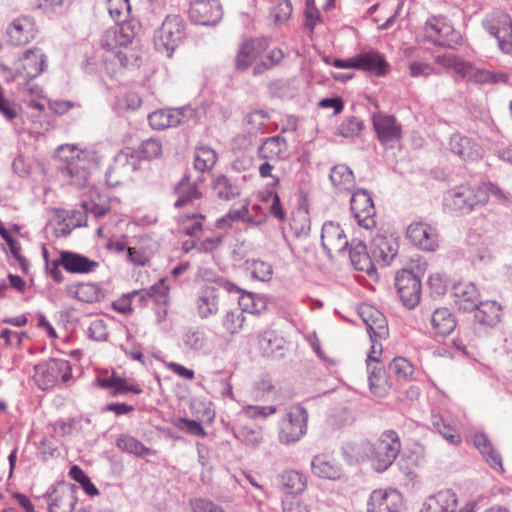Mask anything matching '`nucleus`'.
<instances>
[{
  "mask_svg": "<svg viewBox=\"0 0 512 512\" xmlns=\"http://www.w3.org/2000/svg\"><path fill=\"white\" fill-rule=\"evenodd\" d=\"M186 37L185 22L178 15H168L155 31L154 45L157 51L172 57Z\"/></svg>",
  "mask_w": 512,
  "mask_h": 512,
  "instance_id": "nucleus-1",
  "label": "nucleus"
},
{
  "mask_svg": "<svg viewBox=\"0 0 512 512\" xmlns=\"http://www.w3.org/2000/svg\"><path fill=\"white\" fill-rule=\"evenodd\" d=\"M444 206L450 212L467 214L478 206L487 203L486 194L478 187L460 185L444 194Z\"/></svg>",
  "mask_w": 512,
  "mask_h": 512,
  "instance_id": "nucleus-2",
  "label": "nucleus"
},
{
  "mask_svg": "<svg viewBox=\"0 0 512 512\" xmlns=\"http://www.w3.org/2000/svg\"><path fill=\"white\" fill-rule=\"evenodd\" d=\"M425 38L434 45L456 49L462 36L445 17H431L425 23Z\"/></svg>",
  "mask_w": 512,
  "mask_h": 512,
  "instance_id": "nucleus-3",
  "label": "nucleus"
},
{
  "mask_svg": "<svg viewBox=\"0 0 512 512\" xmlns=\"http://www.w3.org/2000/svg\"><path fill=\"white\" fill-rule=\"evenodd\" d=\"M35 381L41 390L53 388L59 380L63 383L72 378L70 362L64 359H51L35 366Z\"/></svg>",
  "mask_w": 512,
  "mask_h": 512,
  "instance_id": "nucleus-4",
  "label": "nucleus"
},
{
  "mask_svg": "<svg viewBox=\"0 0 512 512\" xmlns=\"http://www.w3.org/2000/svg\"><path fill=\"white\" fill-rule=\"evenodd\" d=\"M308 412L305 407L297 405L292 407L280 422L279 439L284 445H290L306 434Z\"/></svg>",
  "mask_w": 512,
  "mask_h": 512,
  "instance_id": "nucleus-5",
  "label": "nucleus"
},
{
  "mask_svg": "<svg viewBox=\"0 0 512 512\" xmlns=\"http://www.w3.org/2000/svg\"><path fill=\"white\" fill-rule=\"evenodd\" d=\"M483 26L490 35L496 38L501 51L512 55L511 16L502 11L492 12L483 20Z\"/></svg>",
  "mask_w": 512,
  "mask_h": 512,
  "instance_id": "nucleus-6",
  "label": "nucleus"
},
{
  "mask_svg": "<svg viewBox=\"0 0 512 512\" xmlns=\"http://www.w3.org/2000/svg\"><path fill=\"white\" fill-rule=\"evenodd\" d=\"M75 484L58 481L44 494L49 512H72L77 503Z\"/></svg>",
  "mask_w": 512,
  "mask_h": 512,
  "instance_id": "nucleus-7",
  "label": "nucleus"
},
{
  "mask_svg": "<svg viewBox=\"0 0 512 512\" xmlns=\"http://www.w3.org/2000/svg\"><path fill=\"white\" fill-rule=\"evenodd\" d=\"M395 287L402 304L408 309L418 305L421 298V280L411 270L403 269L395 276Z\"/></svg>",
  "mask_w": 512,
  "mask_h": 512,
  "instance_id": "nucleus-8",
  "label": "nucleus"
},
{
  "mask_svg": "<svg viewBox=\"0 0 512 512\" xmlns=\"http://www.w3.org/2000/svg\"><path fill=\"white\" fill-rule=\"evenodd\" d=\"M350 208L354 218L361 227L365 229L375 227L376 210L368 190L364 188L357 189L350 199Z\"/></svg>",
  "mask_w": 512,
  "mask_h": 512,
  "instance_id": "nucleus-9",
  "label": "nucleus"
},
{
  "mask_svg": "<svg viewBox=\"0 0 512 512\" xmlns=\"http://www.w3.org/2000/svg\"><path fill=\"white\" fill-rule=\"evenodd\" d=\"M188 14L195 24L214 26L222 19L223 11L219 0H190Z\"/></svg>",
  "mask_w": 512,
  "mask_h": 512,
  "instance_id": "nucleus-10",
  "label": "nucleus"
},
{
  "mask_svg": "<svg viewBox=\"0 0 512 512\" xmlns=\"http://www.w3.org/2000/svg\"><path fill=\"white\" fill-rule=\"evenodd\" d=\"M193 115L194 111L189 106L175 109H159L148 115V121L152 129L164 130L188 122Z\"/></svg>",
  "mask_w": 512,
  "mask_h": 512,
  "instance_id": "nucleus-11",
  "label": "nucleus"
},
{
  "mask_svg": "<svg viewBox=\"0 0 512 512\" xmlns=\"http://www.w3.org/2000/svg\"><path fill=\"white\" fill-rule=\"evenodd\" d=\"M406 234L408 239L423 251L434 252L439 247V234L436 227L424 221L411 223Z\"/></svg>",
  "mask_w": 512,
  "mask_h": 512,
  "instance_id": "nucleus-12",
  "label": "nucleus"
},
{
  "mask_svg": "<svg viewBox=\"0 0 512 512\" xmlns=\"http://www.w3.org/2000/svg\"><path fill=\"white\" fill-rule=\"evenodd\" d=\"M474 312V329L477 333H486L501 321L502 307L494 300L479 301L472 310Z\"/></svg>",
  "mask_w": 512,
  "mask_h": 512,
  "instance_id": "nucleus-13",
  "label": "nucleus"
},
{
  "mask_svg": "<svg viewBox=\"0 0 512 512\" xmlns=\"http://www.w3.org/2000/svg\"><path fill=\"white\" fill-rule=\"evenodd\" d=\"M372 122L378 140L385 147L393 148L401 139L402 127L393 115L375 113L372 116Z\"/></svg>",
  "mask_w": 512,
  "mask_h": 512,
  "instance_id": "nucleus-14",
  "label": "nucleus"
},
{
  "mask_svg": "<svg viewBox=\"0 0 512 512\" xmlns=\"http://www.w3.org/2000/svg\"><path fill=\"white\" fill-rule=\"evenodd\" d=\"M404 501L395 489L374 490L368 500V512H402Z\"/></svg>",
  "mask_w": 512,
  "mask_h": 512,
  "instance_id": "nucleus-15",
  "label": "nucleus"
},
{
  "mask_svg": "<svg viewBox=\"0 0 512 512\" xmlns=\"http://www.w3.org/2000/svg\"><path fill=\"white\" fill-rule=\"evenodd\" d=\"M47 68V57L38 48L26 50L16 62V70L26 81L37 78Z\"/></svg>",
  "mask_w": 512,
  "mask_h": 512,
  "instance_id": "nucleus-16",
  "label": "nucleus"
},
{
  "mask_svg": "<svg viewBox=\"0 0 512 512\" xmlns=\"http://www.w3.org/2000/svg\"><path fill=\"white\" fill-rule=\"evenodd\" d=\"M321 245L326 254L332 257L333 253L343 254L348 249L349 242L339 224L327 221L322 226Z\"/></svg>",
  "mask_w": 512,
  "mask_h": 512,
  "instance_id": "nucleus-17",
  "label": "nucleus"
},
{
  "mask_svg": "<svg viewBox=\"0 0 512 512\" xmlns=\"http://www.w3.org/2000/svg\"><path fill=\"white\" fill-rule=\"evenodd\" d=\"M220 288L215 284H204L195 298V309L201 320L215 316L219 311Z\"/></svg>",
  "mask_w": 512,
  "mask_h": 512,
  "instance_id": "nucleus-18",
  "label": "nucleus"
},
{
  "mask_svg": "<svg viewBox=\"0 0 512 512\" xmlns=\"http://www.w3.org/2000/svg\"><path fill=\"white\" fill-rule=\"evenodd\" d=\"M35 22L31 17L21 16L14 19L6 29L7 41L12 46H23L36 36Z\"/></svg>",
  "mask_w": 512,
  "mask_h": 512,
  "instance_id": "nucleus-19",
  "label": "nucleus"
},
{
  "mask_svg": "<svg viewBox=\"0 0 512 512\" xmlns=\"http://www.w3.org/2000/svg\"><path fill=\"white\" fill-rule=\"evenodd\" d=\"M366 330L373 342L377 339H384L388 336V323L384 314L372 306H364L359 312Z\"/></svg>",
  "mask_w": 512,
  "mask_h": 512,
  "instance_id": "nucleus-20",
  "label": "nucleus"
},
{
  "mask_svg": "<svg viewBox=\"0 0 512 512\" xmlns=\"http://www.w3.org/2000/svg\"><path fill=\"white\" fill-rule=\"evenodd\" d=\"M458 508V498L451 489L441 490L429 496L422 505L420 512H472Z\"/></svg>",
  "mask_w": 512,
  "mask_h": 512,
  "instance_id": "nucleus-21",
  "label": "nucleus"
},
{
  "mask_svg": "<svg viewBox=\"0 0 512 512\" xmlns=\"http://www.w3.org/2000/svg\"><path fill=\"white\" fill-rule=\"evenodd\" d=\"M277 488L284 496H300L307 488V477L295 469H285L275 478Z\"/></svg>",
  "mask_w": 512,
  "mask_h": 512,
  "instance_id": "nucleus-22",
  "label": "nucleus"
},
{
  "mask_svg": "<svg viewBox=\"0 0 512 512\" xmlns=\"http://www.w3.org/2000/svg\"><path fill=\"white\" fill-rule=\"evenodd\" d=\"M268 47L265 38L250 39L242 43L236 58L235 68L239 71L246 70Z\"/></svg>",
  "mask_w": 512,
  "mask_h": 512,
  "instance_id": "nucleus-23",
  "label": "nucleus"
},
{
  "mask_svg": "<svg viewBox=\"0 0 512 512\" xmlns=\"http://www.w3.org/2000/svg\"><path fill=\"white\" fill-rule=\"evenodd\" d=\"M86 154L84 151L77 153V159H72L60 167L63 177L69 178L71 184L77 188H83L88 184L90 177L89 168L85 161Z\"/></svg>",
  "mask_w": 512,
  "mask_h": 512,
  "instance_id": "nucleus-24",
  "label": "nucleus"
},
{
  "mask_svg": "<svg viewBox=\"0 0 512 512\" xmlns=\"http://www.w3.org/2000/svg\"><path fill=\"white\" fill-rule=\"evenodd\" d=\"M454 302L459 310L472 312L480 301V294L472 282H458L452 287Z\"/></svg>",
  "mask_w": 512,
  "mask_h": 512,
  "instance_id": "nucleus-25",
  "label": "nucleus"
},
{
  "mask_svg": "<svg viewBox=\"0 0 512 512\" xmlns=\"http://www.w3.org/2000/svg\"><path fill=\"white\" fill-rule=\"evenodd\" d=\"M59 263L67 272L74 274L90 273L99 266L98 262L82 254L67 250L59 253Z\"/></svg>",
  "mask_w": 512,
  "mask_h": 512,
  "instance_id": "nucleus-26",
  "label": "nucleus"
},
{
  "mask_svg": "<svg viewBox=\"0 0 512 512\" xmlns=\"http://www.w3.org/2000/svg\"><path fill=\"white\" fill-rule=\"evenodd\" d=\"M373 353H375L374 345L367 360L369 387L373 394L382 396L386 393V371L383 364L372 355Z\"/></svg>",
  "mask_w": 512,
  "mask_h": 512,
  "instance_id": "nucleus-27",
  "label": "nucleus"
},
{
  "mask_svg": "<svg viewBox=\"0 0 512 512\" xmlns=\"http://www.w3.org/2000/svg\"><path fill=\"white\" fill-rule=\"evenodd\" d=\"M349 258L351 264L356 270L366 272L368 275H371L375 272V267L367 253L366 245L357 239H353L351 243H349Z\"/></svg>",
  "mask_w": 512,
  "mask_h": 512,
  "instance_id": "nucleus-28",
  "label": "nucleus"
},
{
  "mask_svg": "<svg viewBox=\"0 0 512 512\" xmlns=\"http://www.w3.org/2000/svg\"><path fill=\"white\" fill-rule=\"evenodd\" d=\"M356 63L357 69L368 71L376 76L385 75L389 66L384 56L376 51L356 55Z\"/></svg>",
  "mask_w": 512,
  "mask_h": 512,
  "instance_id": "nucleus-29",
  "label": "nucleus"
},
{
  "mask_svg": "<svg viewBox=\"0 0 512 512\" xmlns=\"http://www.w3.org/2000/svg\"><path fill=\"white\" fill-rule=\"evenodd\" d=\"M450 150L464 161H474L480 157L479 146L469 137L460 134L451 136Z\"/></svg>",
  "mask_w": 512,
  "mask_h": 512,
  "instance_id": "nucleus-30",
  "label": "nucleus"
},
{
  "mask_svg": "<svg viewBox=\"0 0 512 512\" xmlns=\"http://www.w3.org/2000/svg\"><path fill=\"white\" fill-rule=\"evenodd\" d=\"M258 154L264 159L272 157H276L279 160L287 159L289 157V152L286 138L281 135L266 138L259 147Z\"/></svg>",
  "mask_w": 512,
  "mask_h": 512,
  "instance_id": "nucleus-31",
  "label": "nucleus"
},
{
  "mask_svg": "<svg viewBox=\"0 0 512 512\" xmlns=\"http://www.w3.org/2000/svg\"><path fill=\"white\" fill-rule=\"evenodd\" d=\"M413 454L412 450H371L370 458L373 469L377 472H384L387 470L392 463L397 459L398 456L410 457Z\"/></svg>",
  "mask_w": 512,
  "mask_h": 512,
  "instance_id": "nucleus-32",
  "label": "nucleus"
},
{
  "mask_svg": "<svg viewBox=\"0 0 512 512\" xmlns=\"http://www.w3.org/2000/svg\"><path fill=\"white\" fill-rule=\"evenodd\" d=\"M329 179L338 192H349L355 186L353 171L345 164H338L331 168Z\"/></svg>",
  "mask_w": 512,
  "mask_h": 512,
  "instance_id": "nucleus-33",
  "label": "nucleus"
},
{
  "mask_svg": "<svg viewBox=\"0 0 512 512\" xmlns=\"http://www.w3.org/2000/svg\"><path fill=\"white\" fill-rule=\"evenodd\" d=\"M398 253V243L386 237H379L374 240L372 254L383 266L389 265Z\"/></svg>",
  "mask_w": 512,
  "mask_h": 512,
  "instance_id": "nucleus-34",
  "label": "nucleus"
},
{
  "mask_svg": "<svg viewBox=\"0 0 512 512\" xmlns=\"http://www.w3.org/2000/svg\"><path fill=\"white\" fill-rule=\"evenodd\" d=\"M431 322L435 332L443 337L450 335L457 325L454 314L445 307L434 310Z\"/></svg>",
  "mask_w": 512,
  "mask_h": 512,
  "instance_id": "nucleus-35",
  "label": "nucleus"
},
{
  "mask_svg": "<svg viewBox=\"0 0 512 512\" xmlns=\"http://www.w3.org/2000/svg\"><path fill=\"white\" fill-rule=\"evenodd\" d=\"M311 469L317 477L331 480L339 479L342 473L341 467L324 454L313 458Z\"/></svg>",
  "mask_w": 512,
  "mask_h": 512,
  "instance_id": "nucleus-36",
  "label": "nucleus"
},
{
  "mask_svg": "<svg viewBox=\"0 0 512 512\" xmlns=\"http://www.w3.org/2000/svg\"><path fill=\"white\" fill-rule=\"evenodd\" d=\"M175 193L178 199L174 203L175 208H182L194 200L202 197L201 191L196 183H191L189 176H184L175 187Z\"/></svg>",
  "mask_w": 512,
  "mask_h": 512,
  "instance_id": "nucleus-37",
  "label": "nucleus"
},
{
  "mask_svg": "<svg viewBox=\"0 0 512 512\" xmlns=\"http://www.w3.org/2000/svg\"><path fill=\"white\" fill-rule=\"evenodd\" d=\"M69 296L85 303H93L100 300L102 296L101 289L92 283L72 284L66 287Z\"/></svg>",
  "mask_w": 512,
  "mask_h": 512,
  "instance_id": "nucleus-38",
  "label": "nucleus"
},
{
  "mask_svg": "<svg viewBox=\"0 0 512 512\" xmlns=\"http://www.w3.org/2000/svg\"><path fill=\"white\" fill-rule=\"evenodd\" d=\"M139 161L140 158L136 151L126 147L115 155L113 161L114 169L123 170L128 176H130L133 172L138 170Z\"/></svg>",
  "mask_w": 512,
  "mask_h": 512,
  "instance_id": "nucleus-39",
  "label": "nucleus"
},
{
  "mask_svg": "<svg viewBox=\"0 0 512 512\" xmlns=\"http://www.w3.org/2000/svg\"><path fill=\"white\" fill-rule=\"evenodd\" d=\"M458 75H460L463 79L467 81L478 84H484L489 83L490 81H495V76L493 75V72L477 68L468 61H464L463 64H460V67L458 68Z\"/></svg>",
  "mask_w": 512,
  "mask_h": 512,
  "instance_id": "nucleus-40",
  "label": "nucleus"
},
{
  "mask_svg": "<svg viewBox=\"0 0 512 512\" xmlns=\"http://www.w3.org/2000/svg\"><path fill=\"white\" fill-rule=\"evenodd\" d=\"M140 28L141 25L138 21L122 20L119 27L113 32L116 45L126 47L131 44L135 36L140 31Z\"/></svg>",
  "mask_w": 512,
  "mask_h": 512,
  "instance_id": "nucleus-41",
  "label": "nucleus"
},
{
  "mask_svg": "<svg viewBox=\"0 0 512 512\" xmlns=\"http://www.w3.org/2000/svg\"><path fill=\"white\" fill-rule=\"evenodd\" d=\"M214 194L224 201H229L240 194L238 187L225 175H219L212 184Z\"/></svg>",
  "mask_w": 512,
  "mask_h": 512,
  "instance_id": "nucleus-42",
  "label": "nucleus"
},
{
  "mask_svg": "<svg viewBox=\"0 0 512 512\" xmlns=\"http://www.w3.org/2000/svg\"><path fill=\"white\" fill-rule=\"evenodd\" d=\"M217 161V154L214 149L203 146L196 149L194 157L195 169L205 172L213 168Z\"/></svg>",
  "mask_w": 512,
  "mask_h": 512,
  "instance_id": "nucleus-43",
  "label": "nucleus"
},
{
  "mask_svg": "<svg viewBox=\"0 0 512 512\" xmlns=\"http://www.w3.org/2000/svg\"><path fill=\"white\" fill-rule=\"evenodd\" d=\"M414 373L412 363L403 357H395L388 365V374L394 375L398 380L406 381Z\"/></svg>",
  "mask_w": 512,
  "mask_h": 512,
  "instance_id": "nucleus-44",
  "label": "nucleus"
},
{
  "mask_svg": "<svg viewBox=\"0 0 512 512\" xmlns=\"http://www.w3.org/2000/svg\"><path fill=\"white\" fill-rule=\"evenodd\" d=\"M68 475L75 482L79 483L83 491L88 496L94 497L99 495L98 488L92 483L90 477L78 465L71 466Z\"/></svg>",
  "mask_w": 512,
  "mask_h": 512,
  "instance_id": "nucleus-45",
  "label": "nucleus"
},
{
  "mask_svg": "<svg viewBox=\"0 0 512 512\" xmlns=\"http://www.w3.org/2000/svg\"><path fill=\"white\" fill-rule=\"evenodd\" d=\"M169 287L164 278L145 289L144 295H147L157 306H167L169 302Z\"/></svg>",
  "mask_w": 512,
  "mask_h": 512,
  "instance_id": "nucleus-46",
  "label": "nucleus"
},
{
  "mask_svg": "<svg viewBox=\"0 0 512 512\" xmlns=\"http://www.w3.org/2000/svg\"><path fill=\"white\" fill-rule=\"evenodd\" d=\"M284 58V53L281 49H272L263 59H261L253 68V75L259 76L274 66L278 65Z\"/></svg>",
  "mask_w": 512,
  "mask_h": 512,
  "instance_id": "nucleus-47",
  "label": "nucleus"
},
{
  "mask_svg": "<svg viewBox=\"0 0 512 512\" xmlns=\"http://www.w3.org/2000/svg\"><path fill=\"white\" fill-rule=\"evenodd\" d=\"M184 345L193 351H199L206 345L205 332L198 327H190L183 334Z\"/></svg>",
  "mask_w": 512,
  "mask_h": 512,
  "instance_id": "nucleus-48",
  "label": "nucleus"
},
{
  "mask_svg": "<svg viewBox=\"0 0 512 512\" xmlns=\"http://www.w3.org/2000/svg\"><path fill=\"white\" fill-rule=\"evenodd\" d=\"M245 321L244 313L239 309L227 311L222 318V326L229 334L238 333Z\"/></svg>",
  "mask_w": 512,
  "mask_h": 512,
  "instance_id": "nucleus-49",
  "label": "nucleus"
},
{
  "mask_svg": "<svg viewBox=\"0 0 512 512\" xmlns=\"http://www.w3.org/2000/svg\"><path fill=\"white\" fill-rule=\"evenodd\" d=\"M140 159H154L162 154V143L158 138H149L141 143L135 150Z\"/></svg>",
  "mask_w": 512,
  "mask_h": 512,
  "instance_id": "nucleus-50",
  "label": "nucleus"
},
{
  "mask_svg": "<svg viewBox=\"0 0 512 512\" xmlns=\"http://www.w3.org/2000/svg\"><path fill=\"white\" fill-rule=\"evenodd\" d=\"M268 119V112L262 109H257L247 113L243 121L246 126H249L247 127V131L249 133H257L266 125Z\"/></svg>",
  "mask_w": 512,
  "mask_h": 512,
  "instance_id": "nucleus-51",
  "label": "nucleus"
},
{
  "mask_svg": "<svg viewBox=\"0 0 512 512\" xmlns=\"http://www.w3.org/2000/svg\"><path fill=\"white\" fill-rule=\"evenodd\" d=\"M245 264L254 279L267 282L272 278V267L266 262L261 260H246Z\"/></svg>",
  "mask_w": 512,
  "mask_h": 512,
  "instance_id": "nucleus-52",
  "label": "nucleus"
},
{
  "mask_svg": "<svg viewBox=\"0 0 512 512\" xmlns=\"http://www.w3.org/2000/svg\"><path fill=\"white\" fill-rule=\"evenodd\" d=\"M432 424L438 433L448 440L449 444L457 446L461 443L460 435L455 432L453 427L446 424L441 417L434 416Z\"/></svg>",
  "mask_w": 512,
  "mask_h": 512,
  "instance_id": "nucleus-53",
  "label": "nucleus"
},
{
  "mask_svg": "<svg viewBox=\"0 0 512 512\" xmlns=\"http://www.w3.org/2000/svg\"><path fill=\"white\" fill-rule=\"evenodd\" d=\"M281 505L283 512H311V506L300 498V496H283Z\"/></svg>",
  "mask_w": 512,
  "mask_h": 512,
  "instance_id": "nucleus-54",
  "label": "nucleus"
},
{
  "mask_svg": "<svg viewBox=\"0 0 512 512\" xmlns=\"http://www.w3.org/2000/svg\"><path fill=\"white\" fill-rule=\"evenodd\" d=\"M282 338H278L273 332L268 331L261 334L258 338L259 346L264 354L271 355L282 348Z\"/></svg>",
  "mask_w": 512,
  "mask_h": 512,
  "instance_id": "nucleus-55",
  "label": "nucleus"
},
{
  "mask_svg": "<svg viewBox=\"0 0 512 512\" xmlns=\"http://www.w3.org/2000/svg\"><path fill=\"white\" fill-rule=\"evenodd\" d=\"M364 128L363 122L357 117H346L340 124L339 134L345 138L355 137L360 134Z\"/></svg>",
  "mask_w": 512,
  "mask_h": 512,
  "instance_id": "nucleus-56",
  "label": "nucleus"
},
{
  "mask_svg": "<svg viewBox=\"0 0 512 512\" xmlns=\"http://www.w3.org/2000/svg\"><path fill=\"white\" fill-rule=\"evenodd\" d=\"M292 11L293 8L290 0H278L271 15L276 24H283L291 17Z\"/></svg>",
  "mask_w": 512,
  "mask_h": 512,
  "instance_id": "nucleus-57",
  "label": "nucleus"
},
{
  "mask_svg": "<svg viewBox=\"0 0 512 512\" xmlns=\"http://www.w3.org/2000/svg\"><path fill=\"white\" fill-rule=\"evenodd\" d=\"M239 305L241 311H245L251 314H260L261 310L265 308V304L262 301L257 302L252 293H246L239 298Z\"/></svg>",
  "mask_w": 512,
  "mask_h": 512,
  "instance_id": "nucleus-58",
  "label": "nucleus"
},
{
  "mask_svg": "<svg viewBox=\"0 0 512 512\" xmlns=\"http://www.w3.org/2000/svg\"><path fill=\"white\" fill-rule=\"evenodd\" d=\"M128 392H132L134 394H141L143 392V389L140 387V385H130L124 378L117 376L113 389L110 392V395L113 397H117Z\"/></svg>",
  "mask_w": 512,
  "mask_h": 512,
  "instance_id": "nucleus-59",
  "label": "nucleus"
},
{
  "mask_svg": "<svg viewBox=\"0 0 512 512\" xmlns=\"http://www.w3.org/2000/svg\"><path fill=\"white\" fill-rule=\"evenodd\" d=\"M88 335L93 340L106 341L109 333L105 321L102 319L93 320L88 327Z\"/></svg>",
  "mask_w": 512,
  "mask_h": 512,
  "instance_id": "nucleus-60",
  "label": "nucleus"
},
{
  "mask_svg": "<svg viewBox=\"0 0 512 512\" xmlns=\"http://www.w3.org/2000/svg\"><path fill=\"white\" fill-rule=\"evenodd\" d=\"M190 507L193 512H224L221 506L205 498L191 499Z\"/></svg>",
  "mask_w": 512,
  "mask_h": 512,
  "instance_id": "nucleus-61",
  "label": "nucleus"
},
{
  "mask_svg": "<svg viewBox=\"0 0 512 512\" xmlns=\"http://www.w3.org/2000/svg\"><path fill=\"white\" fill-rule=\"evenodd\" d=\"M108 10L111 17L114 18L116 22H120V16L124 14V12L129 13L131 10L129 0H109Z\"/></svg>",
  "mask_w": 512,
  "mask_h": 512,
  "instance_id": "nucleus-62",
  "label": "nucleus"
},
{
  "mask_svg": "<svg viewBox=\"0 0 512 512\" xmlns=\"http://www.w3.org/2000/svg\"><path fill=\"white\" fill-rule=\"evenodd\" d=\"M275 406H253L249 405L245 408V413L253 419H266L268 416L276 413Z\"/></svg>",
  "mask_w": 512,
  "mask_h": 512,
  "instance_id": "nucleus-63",
  "label": "nucleus"
},
{
  "mask_svg": "<svg viewBox=\"0 0 512 512\" xmlns=\"http://www.w3.org/2000/svg\"><path fill=\"white\" fill-rule=\"evenodd\" d=\"M477 187L478 190H482L486 194L487 201L489 200V195H492L496 197L498 200L502 201L503 203L509 202V197L496 184H493L491 182H484Z\"/></svg>",
  "mask_w": 512,
  "mask_h": 512,
  "instance_id": "nucleus-64",
  "label": "nucleus"
}]
</instances>
